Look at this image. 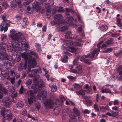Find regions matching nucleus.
I'll use <instances>...</instances> for the list:
<instances>
[{
    "label": "nucleus",
    "mask_w": 122,
    "mask_h": 122,
    "mask_svg": "<svg viewBox=\"0 0 122 122\" xmlns=\"http://www.w3.org/2000/svg\"><path fill=\"white\" fill-rule=\"evenodd\" d=\"M11 38L14 41L12 42V47L10 46V48L8 47V48H10V50L12 51H15L18 50H20L22 49V47L20 46V44L21 46L23 47L24 46L27 49L28 47V45L26 43L23 44L21 43L23 39V36L21 33L19 32L16 33L15 35L12 34L10 36Z\"/></svg>",
    "instance_id": "1"
},
{
    "label": "nucleus",
    "mask_w": 122,
    "mask_h": 122,
    "mask_svg": "<svg viewBox=\"0 0 122 122\" xmlns=\"http://www.w3.org/2000/svg\"><path fill=\"white\" fill-rule=\"evenodd\" d=\"M33 81L34 83L31 86V88L33 89L35 93H36L37 91L39 92L37 95L38 99H41V97L43 99L45 98L47 95V92L45 91H43L42 92L40 91L42 87L44 86V82L42 81L38 82V78L36 77L34 78Z\"/></svg>",
    "instance_id": "2"
},
{
    "label": "nucleus",
    "mask_w": 122,
    "mask_h": 122,
    "mask_svg": "<svg viewBox=\"0 0 122 122\" xmlns=\"http://www.w3.org/2000/svg\"><path fill=\"white\" fill-rule=\"evenodd\" d=\"M28 64L27 68L26 66L27 65V61L25 62L24 64V69L25 70V72L22 74V77L24 78L26 76V73H29L30 72L31 69V66L32 67L34 68L36 65V63L35 59L32 58V56H31L29 58L28 61Z\"/></svg>",
    "instance_id": "3"
},
{
    "label": "nucleus",
    "mask_w": 122,
    "mask_h": 122,
    "mask_svg": "<svg viewBox=\"0 0 122 122\" xmlns=\"http://www.w3.org/2000/svg\"><path fill=\"white\" fill-rule=\"evenodd\" d=\"M0 114L3 117L7 120H9L12 117V115L10 111L4 107L2 108L0 111Z\"/></svg>",
    "instance_id": "4"
},
{
    "label": "nucleus",
    "mask_w": 122,
    "mask_h": 122,
    "mask_svg": "<svg viewBox=\"0 0 122 122\" xmlns=\"http://www.w3.org/2000/svg\"><path fill=\"white\" fill-rule=\"evenodd\" d=\"M32 8L33 9H35L37 12L39 11L42 13L44 12V7H41L39 3L37 2H35L32 4Z\"/></svg>",
    "instance_id": "5"
},
{
    "label": "nucleus",
    "mask_w": 122,
    "mask_h": 122,
    "mask_svg": "<svg viewBox=\"0 0 122 122\" xmlns=\"http://www.w3.org/2000/svg\"><path fill=\"white\" fill-rule=\"evenodd\" d=\"M100 51L99 48L93 51L90 54L87 55H84L81 57L80 59V60L81 61H84L86 57H90L91 58H92L93 57L95 53L97 54V55Z\"/></svg>",
    "instance_id": "6"
},
{
    "label": "nucleus",
    "mask_w": 122,
    "mask_h": 122,
    "mask_svg": "<svg viewBox=\"0 0 122 122\" xmlns=\"http://www.w3.org/2000/svg\"><path fill=\"white\" fill-rule=\"evenodd\" d=\"M7 59V55L5 50L3 47L0 48V59Z\"/></svg>",
    "instance_id": "7"
},
{
    "label": "nucleus",
    "mask_w": 122,
    "mask_h": 122,
    "mask_svg": "<svg viewBox=\"0 0 122 122\" xmlns=\"http://www.w3.org/2000/svg\"><path fill=\"white\" fill-rule=\"evenodd\" d=\"M28 95H30L31 97L30 98H28V100L29 104H31L33 102V100L35 98V95L36 94L35 93V91L32 90L28 91L27 92Z\"/></svg>",
    "instance_id": "8"
},
{
    "label": "nucleus",
    "mask_w": 122,
    "mask_h": 122,
    "mask_svg": "<svg viewBox=\"0 0 122 122\" xmlns=\"http://www.w3.org/2000/svg\"><path fill=\"white\" fill-rule=\"evenodd\" d=\"M44 104L46 108H51L53 107L54 103L52 100L48 99L45 101Z\"/></svg>",
    "instance_id": "9"
},
{
    "label": "nucleus",
    "mask_w": 122,
    "mask_h": 122,
    "mask_svg": "<svg viewBox=\"0 0 122 122\" xmlns=\"http://www.w3.org/2000/svg\"><path fill=\"white\" fill-rule=\"evenodd\" d=\"M3 102L4 105L6 107H9L10 105L12 102L10 98L8 97H5L3 100Z\"/></svg>",
    "instance_id": "10"
},
{
    "label": "nucleus",
    "mask_w": 122,
    "mask_h": 122,
    "mask_svg": "<svg viewBox=\"0 0 122 122\" xmlns=\"http://www.w3.org/2000/svg\"><path fill=\"white\" fill-rule=\"evenodd\" d=\"M49 86L51 88L52 92H55L57 90V87L55 83H51L49 84Z\"/></svg>",
    "instance_id": "11"
},
{
    "label": "nucleus",
    "mask_w": 122,
    "mask_h": 122,
    "mask_svg": "<svg viewBox=\"0 0 122 122\" xmlns=\"http://www.w3.org/2000/svg\"><path fill=\"white\" fill-rule=\"evenodd\" d=\"M76 93L78 95H81L82 96V97L85 99L87 98V97L85 95V93L84 91L82 90H80L79 91H76Z\"/></svg>",
    "instance_id": "12"
},
{
    "label": "nucleus",
    "mask_w": 122,
    "mask_h": 122,
    "mask_svg": "<svg viewBox=\"0 0 122 122\" xmlns=\"http://www.w3.org/2000/svg\"><path fill=\"white\" fill-rule=\"evenodd\" d=\"M1 91L5 94H6L7 92V90L4 87H3L1 85H0V99L2 97L3 94Z\"/></svg>",
    "instance_id": "13"
},
{
    "label": "nucleus",
    "mask_w": 122,
    "mask_h": 122,
    "mask_svg": "<svg viewBox=\"0 0 122 122\" xmlns=\"http://www.w3.org/2000/svg\"><path fill=\"white\" fill-rule=\"evenodd\" d=\"M53 10L54 11V12H53V13H55V12L57 10L58 12H63L64 11V10L63 7H58L56 6L54 8Z\"/></svg>",
    "instance_id": "14"
},
{
    "label": "nucleus",
    "mask_w": 122,
    "mask_h": 122,
    "mask_svg": "<svg viewBox=\"0 0 122 122\" xmlns=\"http://www.w3.org/2000/svg\"><path fill=\"white\" fill-rule=\"evenodd\" d=\"M71 114H70L69 116L71 117L69 120V122H76L77 120L76 118V117L73 114V112H71Z\"/></svg>",
    "instance_id": "15"
},
{
    "label": "nucleus",
    "mask_w": 122,
    "mask_h": 122,
    "mask_svg": "<svg viewBox=\"0 0 122 122\" xmlns=\"http://www.w3.org/2000/svg\"><path fill=\"white\" fill-rule=\"evenodd\" d=\"M67 29V28L66 26H59L56 29V30L57 31H63Z\"/></svg>",
    "instance_id": "16"
},
{
    "label": "nucleus",
    "mask_w": 122,
    "mask_h": 122,
    "mask_svg": "<svg viewBox=\"0 0 122 122\" xmlns=\"http://www.w3.org/2000/svg\"><path fill=\"white\" fill-rule=\"evenodd\" d=\"M85 91L87 93H89L92 90L91 87L89 86L88 84H86L84 88Z\"/></svg>",
    "instance_id": "17"
},
{
    "label": "nucleus",
    "mask_w": 122,
    "mask_h": 122,
    "mask_svg": "<svg viewBox=\"0 0 122 122\" xmlns=\"http://www.w3.org/2000/svg\"><path fill=\"white\" fill-rule=\"evenodd\" d=\"M37 70L35 69L32 70H31V73L29 74V76L31 77L35 76L37 73Z\"/></svg>",
    "instance_id": "18"
},
{
    "label": "nucleus",
    "mask_w": 122,
    "mask_h": 122,
    "mask_svg": "<svg viewBox=\"0 0 122 122\" xmlns=\"http://www.w3.org/2000/svg\"><path fill=\"white\" fill-rule=\"evenodd\" d=\"M65 37L67 39L72 38V33L70 32H67L66 34Z\"/></svg>",
    "instance_id": "19"
},
{
    "label": "nucleus",
    "mask_w": 122,
    "mask_h": 122,
    "mask_svg": "<svg viewBox=\"0 0 122 122\" xmlns=\"http://www.w3.org/2000/svg\"><path fill=\"white\" fill-rule=\"evenodd\" d=\"M67 51H69L72 53H74L75 52L76 49L74 47H70L68 49H67Z\"/></svg>",
    "instance_id": "20"
},
{
    "label": "nucleus",
    "mask_w": 122,
    "mask_h": 122,
    "mask_svg": "<svg viewBox=\"0 0 122 122\" xmlns=\"http://www.w3.org/2000/svg\"><path fill=\"white\" fill-rule=\"evenodd\" d=\"M60 111V108L59 107H56L54 110V114L55 115H58Z\"/></svg>",
    "instance_id": "21"
},
{
    "label": "nucleus",
    "mask_w": 122,
    "mask_h": 122,
    "mask_svg": "<svg viewBox=\"0 0 122 122\" xmlns=\"http://www.w3.org/2000/svg\"><path fill=\"white\" fill-rule=\"evenodd\" d=\"M101 92L102 93H111L110 89L107 88L102 89L101 90Z\"/></svg>",
    "instance_id": "22"
},
{
    "label": "nucleus",
    "mask_w": 122,
    "mask_h": 122,
    "mask_svg": "<svg viewBox=\"0 0 122 122\" xmlns=\"http://www.w3.org/2000/svg\"><path fill=\"white\" fill-rule=\"evenodd\" d=\"M82 67L81 66H78L76 67L77 73H81L82 72Z\"/></svg>",
    "instance_id": "23"
},
{
    "label": "nucleus",
    "mask_w": 122,
    "mask_h": 122,
    "mask_svg": "<svg viewBox=\"0 0 122 122\" xmlns=\"http://www.w3.org/2000/svg\"><path fill=\"white\" fill-rule=\"evenodd\" d=\"M62 17V15L60 14H56L54 17V19L56 20L59 21Z\"/></svg>",
    "instance_id": "24"
},
{
    "label": "nucleus",
    "mask_w": 122,
    "mask_h": 122,
    "mask_svg": "<svg viewBox=\"0 0 122 122\" xmlns=\"http://www.w3.org/2000/svg\"><path fill=\"white\" fill-rule=\"evenodd\" d=\"M4 66L7 69H8L10 67L11 65L10 63L8 61L4 63Z\"/></svg>",
    "instance_id": "25"
},
{
    "label": "nucleus",
    "mask_w": 122,
    "mask_h": 122,
    "mask_svg": "<svg viewBox=\"0 0 122 122\" xmlns=\"http://www.w3.org/2000/svg\"><path fill=\"white\" fill-rule=\"evenodd\" d=\"M100 29L102 31H105L107 29L108 27L107 25H104L100 27Z\"/></svg>",
    "instance_id": "26"
},
{
    "label": "nucleus",
    "mask_w": 122,
    "mask_h": 122,
    "mask_svg": "<svg viewBox=\"0 0 122 122\" xmlns=\"http://www.w3.org/2000/svg\"><path fill=\"white\" fill-rule=\"evenodd\" d=\"M17 107H22L24 105V103L22 101L19 102L17 104Z\"/></svg>",
    "instance_id": "27"
},
{
    "label": "nucleus",
    "mask_w": 122,
    "mask_h": 122,
    "mask_svg": "<svg viewBox=\"0 0 122 122\" xmlns=\"http://www.w3.org/2000/svg\"><path fill=\"white\" fill-rule=\"evenodd\" d=\"M2 17V19L3 20V21L6 22L7 21L6 19L7 17V15L5 14H4L1 15Z\"/></svg>",
    "instance_id": "28"
},
{
    "label": "nucleus",
    "mask_w": 122,
    "mask_h": 122,
    "mask_svg": "<svg viewBox=\"0 0 122 122\" xmlns=\"http://www.w3.org/2000/svg\"><path fill=\"white\" fill-rule=\"evenodd\" d=\"M73 20V18L72 17H68L66 19V20H67V21H66V23H69L71 22Z\"/></svg>",
    "instance_id": "29"
},
{
    "label": "nucleus",
    "mask_w": 122,
    "mask_h": 122,
    "mask_svg": "<svg viewBox=\"0 0 122 122\" xmlns=\"http://www.w3.org/2000/svg\"><path fill=\"white\" fill-rule=\"evenodd\" d=\"M68 60V57L66 56H64V57L61 59V61L64 63H66L67 62Z\"/></svg>",
    "instance_id": "30"
},
{
    "label": "nucleus",
    "mask_w": 122,
    "mask_h": 122,
    "mask_svg": "<svg viewBox=\"0 0 122 122\" xmlns=\"http://www.w3.org/2000/svg\"><path fill=\"white\" fill-rule=\"evenodd\" d=\"M60 100H58V102H64L65 100V99L63 96L61 95L60 96Z\"/></svg>",
    "instance_id": "31"
},
{
    "label": "nucleus",
    "mask_w": 122,
    "mask_h": 122,
    "mask_svg": "<svg viewBox=\"0 0 122 122\" xmlns=\"http://www.w3.org/2000/svg\"><path fill=\"white\" fill-rule=\"evenodd\" d=\"M21 56L22 57L24 58L26 61H26H27V60L28 59V57L27 55L25 53H23L22 54Z\"/></svg>",
    "instance_id": "32"
},
{
    "label": "nucleus",
    "mask_w": 122,
    "mask_h": 122,
    "mask_svg": "<svg viewBox=\"0 0 122 122\" xmlns=\"http://www.w3.org/2000/svg\"><path fill=\"white\" fill-rule=\"evenodd\" d=\"M23 69V63L21 62L20 63V66L18 67V70L20 71H22Z\"/></svg>",
    "instance_id": "33"
},
{
    "label": "nucleus",
    "mask_w": 122,
    "mask_h": 122,
    "mask_svg": "<svg viewBox=\"0 0 122 122\" xmlns=\"http://www.w3.org/2000/svg\"><path fill=\"white\" fill-rule=\"evenodd\" d=\"M113 50V49L111 48H108L106 50L103 51V53H107L111 52Z\"/></svg>",
    "instance_id": "34"
},
{
    "label": "nucleus",
    "mask_w": 122,
    "mask_h": 122,
    "mask_svg": "<svg viewBox=\"0 0 122 122\" xmlns=\"http://www.w3.org/2000/svg\"><path fill=\"white\" fill-rule=\"evenodd\" d=\"M7 36L6 35H2L1 36V40L2 41H4L6 40Z\"/></svg>",
    "instance_id": "35"
},
{
    "label": "nucleus",
    "mask_w": 122,
    "mask_h": 122,
    "mask_svg": "<svg viewBox=\"0 0 122 122\" xmlns=\"http://www.w3.org/2000/svg\"><path fill=\"white\" fill-rule=\"evenodd\" d=\"M67 77L70 80L72 81H75L76 80V78L71 76H68Z\"/></svg>",
    "instance_id": "36"
},
{
    "label": "nucleus",
    "mask_w": 122,
    "mask_h": 122,
    "mask_svg": "<svg viewBox=\"0 0 122 122\" xmlns=\"http://www.w3.org/2000/svg\"><path fill=\"white\" fill-rule=\"evenodd\" d=\"M32 83V80L31 79H29L26 82V86H28L31 85Z\"/></svg>",
    "instance_id": "37"
},
{
    "label": "nucleus",
    "mask_w": 122,
    "mask_h": 122,
    "mask_svg": "<svg viewBox=\"0 0 122 122\" xmlns=\"http://www.w3.org/2000/svg\"><path fill=\"white\" fill-rule=\"evenodd\" d=\"M15 1L18 4V7L20 8L21 7V5L20 0H15Z\"/></svg>",
    "instance_id": "38"
},
{
    "label": "nucleus",
    "mask_w": 122,
    "mask_h": 122,
    "mask_svg": "<svg viewBox=\"0 0 122 122\" xmlns=\"http://www.w3.org/2000/svg\"><path fill=\"white\" fill-rule=\"evenodd\" d=\"M35 105L36 108L38 110H39L41 107L40 103L39 102H37L35 104Z\"/></svg>",
    "instance_id": "39"
},
{
    "label": "nucleus",
    "mask_w": 122,
    "mask_h": 122,
    "mask_svg": "<svg viewBox=\"0 0 122 122\" xmlns=\"http://www.w3.org/2000/svg\"><path fill=\"white\" fill-rule=\"evenodd\" d=\"M74 87L77 89L80 88L81 87V86L79 84L75 83L74 85Z\"/></svg>",
    "instance_id": "40"
},
{
    "label": "nucleus",
    "mask_w": 122,
    "mask_h": 122,
    "mask_svg": "<svg viewBox=\"0 0 122 122\" xmlns=\"http://www.w3.org/2000/svg\"><path fill=\"white\" fill-rule=\"evenodd\" d=\"M29 53L30 54H31V55L34 56H35V57L36 58H37L38 57L37 55L34 52L32 51H30Z\"/></svg>",
    "instance_id": "41"
},
{
    "label": "nucleus",
    "mask_w": 122,
    "mask_h": 122,
    "mask_svg": "<svg viewBox=\"0 0 122 122\" xmlns=\"http://www.w3.org/2000/svg\"><path fill=\"white\" fill-rule=\"evenodd\" d=\"M73 110L76 114L78 116H79V111L76 108H74L73 109Z\"/></svg>",
    "instance_id": "42"
},
{
    "label": "nucleus",
    "mask_w": 122,
    "mask_h": 122,
    "mask_svg": "<svg viewBox=\"0 0 122 122\" xmlns=\"http://www.w3.org/2000/svg\"><path fill=\"white\" fill-rule=\"evenodd\" d=\"M10 5L12 7L14 8L16 6V5L15 2L13 1L11 2Z\"/></svg>",
    "instance_id": "43"
},
{
    "label": "nucleus",
    "mask_w": 122,
    "mask_h": 122,
    "mask_svg": "<svg viewBox=\"0 0 122 122\" xmlns=\"http://www.w3.org/2000/svg\"><path fill=\"white\" fill-rule=\"evenodd\" d=\"M35 46L38 51H40V45L39 44L36 43Z\"/></svg>",
    "instance_id": "44"
},
{
    "label": "nucleus",
    "mask_w": 122,
    "mask_h": 122,
    "mask_svg": "<svg viewBox=\"0 0 122 122\" xmlns=\"http://www.w3.org/2000/svg\"><path fill=\"white\" fill-rule=\"evenodd\" d=\"M15 77H11L10 78V82L12 84H13L15 82Z\"/></svg>",
    "instance_id": "45"
},
{
    "label": "nucleus",
    "mask_w": 122,
    "mask_h": 122,
    "mask_svg": "<svg viewBox=\"0 0 122 122\" xmlns=\"http://www.w3.org/2000/svg\"><path fill=\"white\" fill-rule=\"evenodd\" d=\"M94 107L95 110L97 111H98L99 110L98 107V105L96 104H95L94 105Z\"/></svg>",
    "instance_id": "46"
},
{
    "label": "nucleus",
    "mask_w": 122,
    "mask_h": 122,
    "mask_svg": "<svg viewBox=\"0 0 122 122\" xmlns=\"http://www.w3.org/2000/svg\"><path fill=\"white\" fill-rule=\"evenodd\" d=\"M30 3V2L29 1H26L23 2V5L24 6H26L29 5Z\"/></svg>",
    "instance_id": "47"
},
{
    "label": "nucleus",
    "mask_w": 122,
    "mask_h": 122,
    "mask_svg": "<svg viewBox=\"0 0 122 122\" xmlns=\"http://www.w3.org/2000/svg\"><path fill=\"white\" fill-rule=\"evenodd\" d=\"M90 111V110L85 109L83 110V112L85 114H89V113Z\"/></svg>",
    "instance_id": "48"
},
{
    "label": "nucleus",
    "mask_w": 122,
    "mask_h": 122,
    "mask_svg": "<svg viewBox=\"0 0 122 122\" xmlns=\"http://www.w3.org/2000/svg\"><path fill=\"white\" fill-rule=\"evenodd\" d=\"M51 5L49 3H46L45 5L46 9H47L48 8H50V5Z\"/></svg>",
    "instance_id": "49"
},
{
    "label": "nucleus",
    "mask_w": 122,
    "mask_h": 122,
    "mask_svg": "<svg viewBox=\"0 0 122 122\" xmlns=\"http://www.w3.org/2000/svg\"><path fill=\"white\" fill-rule=\"evenodd\" d=\"M23 22L25 23V25H27L28 23V19L26 18H24L23 19Z\"/></svg>",
    "instance_id": "50"
},
{
    "label": "nucleus",
    "mask_w": 122,
    "mask_h": 122,
    "mask_svg": "<svg viewBox=\"0 0 122 122\" xmlns=\"http://www.w3.org/2000/svg\"><path fill=\"white\" fill-rule=\"evenodd\" d=\"M112 117H115L118 115V112H112Z\"/></svg>",
    "instance_id": "51"
},
{
    "label": "nucleus",
    "mask_w": 122,
    "mask_h": 122,
    "mask_svg": "<svg viewBox=\"0 0 122 122\" xmlns=\"http://www.w3.org/2000/svg\"><path fill=\"white\" fill-rule=\"evenodd\" d=\"M119 104V101L118 100H115L113 102V105H118Z\"/></svg>",
    "instance_id": "52"
},
{
    "label": "nucleus",
    "mask_w": 122,
    "mask_h": 122,
    "mask_svg": "<svg viewBox=\"0 0 122 122\" xmlns=\"http://www.w3.org/2000/svg\"><path fill=\"white\" fill-rule=\"evenodd\" d=\"M2 6L5 9H6L8 6V5L6 2H5L2 4Z\"/></svg>",
    "instance_id": "53"
},
{
    "label": "nucleus",
    "mask_w": 122,
    "mask_h": 122,
    "mask_svg": "<svg viewBox=\"0 0 122 122\" xmlns=\"http://www.w3.org/2000/svg\"><path fill=\"white\" fill-rule=\"evenodd\" d=\"M65 10L67 12H69L71 11L72 12V9L70 8H66L65 9Z\"/></svg>",
    "instance_id": "54"
},
{
    "label": "nucleus",
    "mask_w": 122,
    "mask_h": 122,
    "mask_svg": "<svg viewBox=\"0 0 122 122\" xmlns=\"http://www.w3.org/2000/svg\"><path fill=\"white\" fill-rule=\"evenodd\" d=\"M73 44H74V45L78 46H81L82 44H80L79 43L77 42H74L73 43Z\"/></svg>",
    "instance_id": "55"
},
{
    "label": "nucleus",
    "mask_w": 122,
    "mask_h": 122,
    "mask_svg": "<svg viewBox=\"0 0 122 122\" xmlns=\"http://www.w3.org/2000/svg\"><path fill=\"white\" fill-rule=\"evenodd\" d=\"M84 62L89 64H90L91 63L90 61L89 60L86 59V58L85 59V60H84Z\"/></svg>",
    "instance_id": "56"
},
{
    "label": "nucleus",
    "mask_w": 122,
    "mask_h": 122,
    "mask_svg": "<svg viewBox=\"0 0 122 122\" xmlns=\"http://www.w3.org/2000/svg\"><path fill=\"white\" fill-rule=\"evenodd\" d=\"M70 72H71L75 73H77V72L76 69H72L70 71Z\"/></svg>",
    "instance_id": "57"
},
{
    "label": "nucleus",
    "mask_w": 122,
    "mask_h": 122,
    "mask_svg": "<svg viewBox=\"0 0 122 122\" xmlns=\"http://www.w3.org/2000/svg\"><path fill=\"white\" fill-rule=\"evenodd\" d=\"M57 23L56 22L54 21H51L50 22L52 26L55 25Z\"/></svg>",
    "instance_id": "58"
},
{
    "label": "nucleus",
    "mask_w": 122,
    "mask_h": 122,
    "mask_svg": "<svg viewBox=\"0 0 122 122\" xmlns=\"http://www.w3.org/2000/svg\"><path fill=\"white\" fill-rule=\"evenodd\" d=\"M101 111L103 112H104L105 111L104 107L103 106L100 107Z\"/></svg>",
    "instance_id": "59"
},
{
    "label": "nucleus",
    "mask_w": 122,
    "mask_h": 122,
    "mask_svg": "<svg viewBox=\"0 0 122 122\" xmlns=\"http://www.w3.org/2000/svg\"><path fill=\"white\" fill-rule=\"evenodd\" d=\"M112 42V41L111 40H108L106 42V43L107 45H109L111 44Z\"/></svg>",
    "instance_id": "60"
},
{
    "label": "nucleus",
    "mask_w": 122,
    "mask_h": 122,
    "mask_svg": "<svg viewBox=\"0 0 122 122\" xmlns=\"http://www.w3.org/2000/svg\"><path fill=\"white\" fill-rule=\"evenodd\" d=\"M23 88L22 86H21V87L20 90V94H22L23 93Z\"/></svg>",
    "instance_id": "61"
},
{
    "label": "nucleus",
    "mask_w": 122,
    "mask_h": 122,
    "mask_svg": "<svg viewBox=\"0 0 122 122\" xmlns=\"http://www.w3.org/2000/svg\"><path fill=\"white\" fill-rule=\"evenodd\" d=\"M49 3L51 5H53L54 4L53 0H50Z\"/></svg>",
    "instance_id": "62"
},
{
    "label": "nucleus",
    "mask_w": 122,
    "mask_h": 122,
    "mask_svg": "<svg viewBox=\"0 0 122 122\" xmlns=\"http://www.w3.org/2000/svg\"><path fill=\"white\" fill-rule=\"evenodd\" d=\"M38 0L42 4L45 3L46 1V0Z\"/></svg>",
    "instance_id": "63"
},
{
    "label": "nucleus",
    "mask_w": 122,
    "mask_h": 122,
    "mask_svg": "<svg viewBox=\"0 0 122 122\" xmlns=\"http://www.w3.org/2000/svg\"><path fill=\"white\" fill-rule=\"evenodd\" d=\"M22 115L24 116L26 115L27 114V111L26 110H24L22 112Z\"/></svg>",
    "instance_id": "64"
}]
</instances>
